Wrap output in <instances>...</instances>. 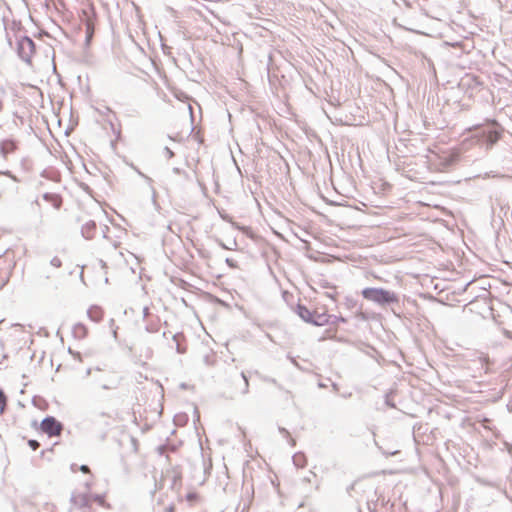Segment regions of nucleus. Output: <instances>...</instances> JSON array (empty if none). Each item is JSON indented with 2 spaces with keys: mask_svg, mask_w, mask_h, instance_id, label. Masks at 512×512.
Returning <instances> with one entry per match:
<instances>
[{
  "mask_svg": "<svg viewBox=\"0 0 512 512\" xmlns=\"http://www.w3.org/2000/svg\"><path fill=\"white\" fill-rule=\"evenodd\" d=\"M160 512H175V506L173 504L168 505L164 507Z\"/></svg>",
  "mask_w": 512,
  "mask_h": 512,
  "instance_id": "nucleus-16",
  "label": "nucleus"
},
{
  "mask_svg": "<svg viewBox=\"0 0 512 512\" xmlns=\"http://www.w3.org/2000/svg\"><path fill=\"white\" fill-rule=\"evenodd\" d=\"M71 469H72L73 472H76L77 466L76 465H72Z\"/></svg>",
  "mask_w": 512,
  "mask_h": 512,
  "instance_id": "nucleus-22",
  "label": "nucleus"
},
{
  "mask_svg": "<svg viewBox=\"0 0 512 512\" xmlns=\"http://www.w3.org/2000/svg\"><path fill=\"white\" fill-rule=\"evenodd\" d=\"M297 314L299 317L307 323H310L312 317V311L303 305L297 306Z\"/></svg>",
  "mask_w": 512,
  "mask_h": 512,
  "instance_id": "nucleus-11",
  "label": "nucleus"
},
{
  "mask_svg": "<svg viewBox=\"0 0 512 512\" xmlns=\"http://www.w3.org/2000/svg\"><path fill=\"white\" fill-rule=\"evenodd\" d=\"M45 199H51L55 208H59L62 204V200L57 195H45Z\"/></svg>",
  "mask_w": 512,
  "mask_h": 512,
  "instance_id": "nucleus-13",
  "label": "nucleus"
},
{
  "mask_svg": "<svg viewBox=\"0 0 512 512\" xmlns=\"http://www.w3.org/2000/svg\"><path fill=\"white\" fill-rule=\"evenodd\" d=\"M17 149V144L15 141L7 139L3 140L0 143V152L3 155V157H7L9 154L14 153Z\"/></svg>",
  "mask_w": 512,
  "mask_h": 512,
  "instance_id": "nucleus-7",
  "label": "nucleus"
},
{
  "mask_svg": "<svg viewBox=\"0 0 512 512\" xmlns=\"http://www.w3.org/2000/svg\"><path fill=\"white\" fill-rule=\"evenodd\" d=\"M78 469L81 472L85 473V474H90L91 473V470H90V468L87 465H82Z\"/></svg>",
  "mask_w": 512,
  "mask_h": 512,
  "instance_id": "nucleus-17",
  "label": "nucleus"
},
{
  "mask_svg": "<svg viewBox=\"0 0 512 512\" xmlns=\"http://www.w3.org/2000/svg\"><path fill=\"white\" fill-rule=\"evenodd\" d=\"M28 444L33 450H37L39 448V443L36 440H29Z\"/></svg>",
  "mask_w": 512,
  "mask_h": 512,
  "instance_id": "nucleus-15",
  "label": "nucleus"
},
{
  "mask_svg": "<svg viewBox=\"0 0 512 512\" xmlns=\"http://www.w3.org/2000/svg\"><path fill=\"white\" fill-rule=\"evenodd\" d=\"M186 500L191 504L194 505L195 503L199 502L200 495L197 492H189L186 495Z\"/></svg>",
  "mask_w": 512,
  "mask_h": 512,
  "instance_id": "nucleus-12",
  "label": "nucleus"
},
{
  "mask_svg": "<svg viewBox=\"0 0 512 512\" xmlns=\"http://www.w3.org/2000/svg\"><path fill=\"white\" fill-rule=\"evenodd\" d=\"M97 21L96 12L94 6L91 3H88L86 8L82 10L81 22L85 25L86 32V43L90 44L94 32L95 25Z\"/></svg>",
  "mask_w": 512,
  "mask_h": 512,
  "instance_id": "nucleus-3",
  "label": "nucleus"
},
{
  "mask_svg": "<svg viewBox=\"0 0 512 512\" xmlns=\"http://www.w3.org/2000/svg\"><path fill=\"white\" fill-rule=\"evenodd\" d=\"M88 317L94 322H100L104 317V310L97 305L91 306L87 311Z\"/></svg>",
  "mask_w": 512,
  "mask_h": 512,
  "instance_id": "nucleus-8",
  "label": "nucleus"
},
{
  "mask_svg": "<svg viewBox=\"0 0 512 512\" xmlns=\"http://www.w3.org/2000/svg\"><path fill=\"white\" fill-rule=\"evenodd\" d=\"M173 341L176 343V350L183 354L186 352L187 350V344H186V340H185V337L183 335H175L173 337Z\"/></svg>",
  "mask_w": 512,
  "mask_h": 512,
  "instance_id": "nucleus-10",
  "label": "nucleus"
},
{
  "mask_svg": "<svg viewBox=\"0 0 512 512\" xmlns=\"http://www.w3.org/2000/svg\"><path fill=\"white\" fill-rule=\"evenodd\" d=\"M174 474H175V476H174L175 479H178L179 481H181V474H180V472L174 471Z\"/></svg>",
  "mask_w": 512,
  "mask_h": 512,
  "instance_id": "nucleus-19",
  "label": "nucleus"
},
{
  "mask_svg": "<svg viewBox=\"0 0 512 512\" xmlns=\"http://www.w3.org/2000/svg\"><path fill=\"white\" fill-rule=\"evenodd\" d=\"M487 122L491 123L492 125L499 126L496 120H488Z\"/></svg>",
  "mask_w": 512,
  "mask_h": 512,
  "instance_id": "nucleus-20",
  "label": "nucleus"
},
{
  "mask_svg": "<svg viewBox=\"0 0 512 512\" xmlns=\"http://www.w3.org/2000/svg\"><path fill=\"white\" fill-rule=\"evenodd\" d=\"M504 336L508 339H512V331L510 330H504L503 332Z\"/></svg>",
  "mask_w": 512,
  "mask_h": 512,
  "instance_id": "nucleus-18",
  "label": "nucleus"
},
{
  "mask_svg": "<svg viewBox=\"0 0 512 512\" xmlns=\"http://www.w3.org/2000/svg\"><path fill=\"white\" fill-rule=\"evenodd\" d=\"M4 108V103H3V100L0 98V112L3 110Z\"/></svg>",
  "mask_w": 512,
  "mask_h": 512,
  "instance_id": "nucleus-21",
  "label": "nucleus"
},
{
  "mask_svg": "<svg viewBox=\"0 0 512 512\" xmlns=\"http://www.w3.org/2000/svg\"><path fill=\"white\" fill-rule=\"evenodd\" d=\"M71 501L79 509L90 508L94 503L107 509L110 508V504L106 501V496L101 494L93 495L89 492L75 493Z\"/></svg>",
  "mask_w": 512,
  "mask_h": 512,
  "instance_id": "nucleus-2",
  "label": "nucleus"
},
{
  "mask_svg": "<svg viewBox=\"0 0 512 512\" xmlns=\"http://www.w3.org/2000/svg\"><path fill=\"white\" fill-rule=\"evenodd\" d=\"M41 430L50 437L59 436L62 425L54 417H47L41 422Z\"/></svg>",
  "mask_w": 512,
  "mask_h": 512,
  "instance_id": "nucleus-4",
  "label": "nucleus"
},
{
  "mask_svg": "<svg viewBox=\"0 0 512 512\" xmlns=\"http://www.w3.org/2000/svg\"><path fill=\"white\" fill-rule=\"evenodd\" d=\"M502 136V131L501 130H490L488 131L486 134H485V141L488 145V147H492L495 143H497L499 141V139L501 138Z\"/></svg>",
  "mask_w": 512,
  "mask_h": 512,
  "instance_id": "nucleus-9",
  "label": "nucleus"
},
{
  "mask_svg": "<svg viewBox=\"0 0 512 512\" xmlns=\"http://www.w3.org/2000/svg\"><path fill=\"white\" fill-rule=\"evenodd\" d=\"M6 407V397L2 391H0V414H2Z\"/></svg>",
  "mask_w": 512,
  "mask_h": 512,
  "instance_id": "nucleus-14",
  "label": "nucleus"
},
{
  "mask_svg": "<svg viewBox=\"0 0 512 512\" xmlns=\"http://www.w3.org/2000/svg\"><path fill=\"white\" fill-rule=\"evenodd\" d=\"M34 48V42L28 37H23L19 41V53L24 58H29L34 53Z\"/></svg>",
  "mask_w": 512,
  "mask_h": 512,
  "instance_id": "nucleus-6",
  "label": "nucleus"
},
{
  "mask_svg": "<svg viewBox=\"0 0 512 512\" xmlns=\"http://www.w3.org/2000/svg\"><path fill=\"white\" fill-rule=\"evenodd\" d=\"M311 324L316 326H324L328 324L330 320V315L327 313V309L323 307H318L312 311Z\"/></svg>",
  "mask_w": 512,
  "mask_h": 512,
  "instance_id": "nucleus-5",
  "label": "nucleus"
},
{
  "mask_svg": "<svg viewBox=\"0 0 512 512\" xmlns=\"http://www.w3.org/2000/svg\"><path fill=\"white\" fill-rule=\"evenodd\" d=\"M364 299L377 303L379 305L394 304L398 303V295L390 290L383 288H365L361 292Z\"/></svg>",
  "mask_w": 512,
  "mask_h": 512,
  "instance_id": "nucleus-1",
  "label": "nucleus"
}]
</instances>
